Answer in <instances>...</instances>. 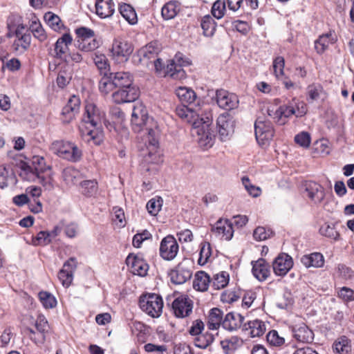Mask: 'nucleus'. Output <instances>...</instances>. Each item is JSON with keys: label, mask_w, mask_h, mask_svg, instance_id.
<instances>
[{"label": "nucleus", "mask_w": 354, "mask_h": 354, "mask_svg": "<svg viewBox=\"0 0 354 354\" xmlns=\"http://www.w3.org/2000/svg\"><path fill=\"white\" fill-rule=\"evenodd\" d=\"M131 124L133 130L142 133V140L149 149L148 155L145 156V161L153 163L157 159L155 153L158 146L159 129L157 122L149 117L146 106L140 102H136L133 107Z\"/></svg>", "instance_id": "obj_1"}, {"label": "nucleus", "mask_w": 354, "mask_h": 354, "mask_svg": "<svg viewBox=\"0 0 354 354\" xmlns=\"http://www.w3.org/2000/svg\"><path fill=\"white\" fill-rule=\"evenodd\" d=\"M105 118V113L96 104L87 102L85 106V113L80 126V131L84 140L86 142L93 141L95 145H100L103 138L102 133L99 130Z\"/></svg>", "instance_id": "obj_2"}, {"label": "nucleus", "mask_w": 354, "mask_h": 354, "mask_svg": "<svg viewBox=\"0 0 354 354\" xmlns=\"http://www.w3.org/2000/svg\"><path fill=\"white\" fill-rule=\"evenodd\" d=\"M118 91L112 94L116 104L134 102L139 96V89L133 84V76L129 72L111 73Z\"/></svg>", "instance_id": "obj_3"}, {"label": "nucleus", "mask_w": 354, "mask_h": 354, "mask_svg": "<svg viewBox=\"0 0 354 354\" xmlns=\"http://www.w3.org/2000/svg\"><path fill=\"white\" fill-rule=\"evenodd\" d=\"M204 117L200 118V122H194L192 135L199 147L206 150L214 145L215 136L210 128L213 120L212 114L206 110H204Z\"/></svg>", "instance_id": "obj_4"}, {"label": "nucleus", "mask_w": 354, "mask_h": 354, "mask_svg": "<svg viewBox=\"0 0 354 354\" xmlns=\"http://www.w3.org/2000/svg\"><path fill=\"white\" fill-rule=\"evenodd\" d=\"M49 149L58 157L73 162H78L82 156V151L76 144L64 140L53 141Z\"/></svg>", "instance_id": "obj_5"}, {"label": "nucleus", "mask_w": 354, "mask_h": 354, "mask_svg": "<svg viewBox=\"0 0 354 354\" xmlns=\"http://www.w3.org/2000/svg\"><path fill=\"white\" fill-rule=\"evenodd\" d=\"M139 305L141 310L151 317L158 318L162 315L163 301L158 295L148 293L142 295Z\"/></svg>", "instance_id": "obj_6"}, {"label": "nucleus", "mask_w": 354, "mask_h": 354, "mask_svg": "<svg viewBox=\"0 0 354 354\" xmlns=\"http://www.w3.org/2000/svg\"><path fill=\"white\" fill-rule=\"evenodd\" d=\"M32 165L33 168L24 163L22 165V169L26 172H30L33 177H37L39 180V183L44 186L50 185V178H46L41 176V173L50 169V167L46 165L44 158L39 156H34L32 158Z\"/></svg>", "instance_id": "obj_7"}, {"label": "nucleus", "mask_w": 354, "mask_h": 354, "mask_svg": "<svg viewBox=\"0 0 354 354\" xmlns=\"http://www.w3.org/2000/svg\"><path fill=\"white\" fill-rule=\"evenodd\" d=\"M254 131L256 139L262 147L269 145L274 133L272 123L261 118H258L254 123Z\"/></svg>", "instance_id": "obj_8"}, {"label": "nucleus", "mask_w": 354, "mask_h": 354, "mask_svg": "<svg viewBox=\"0 0 354 354\" xmlns=\"http://www.w3.org/2000/svg\"><path fill=\"white\" fill-rule=\"evenodd\" d=\"M133 50V46L129 42L122 39H115L113 40L111 53L116 61L123 62L129 59Z\"/></svg>", "instance_id": "obj_9"}, {"label": "nucleus", "mask_w": 354, "mask_h": 354, "mask_svg": "<svg viewBox=\"0 0 354 354\" xmlns=\"http://www.w3.org/2000/svg\"><path fill=\"white\" fill-rule=\"evenodd\" d=\"M218 136L222 141L230 139L234 131V121L228 114H221L217 118Z\"/></svg>", "instance_id": "obj_10"}, {"label": "nucleus", "mask_w": 354, "mask_h": 354, "mask_svg": "<svg viewBox=\"0 0 354 354\" xmlns=\"http://www.w3.org/2000/svg\"><path fill=\"white\" fill-rule=\"evenodd\" d=\"M192 309L193 301L187 295H179L172 302V310L177 317L184 318L189 316Z\"/></svg>", "instance_id": "obj_11"}, {"label": "nucleus", "mask_w": 354, "mask_h": 354, "mask_svg": "<svg viewBox=\"0 0 354 354\" xmlns=\"http://www.w3.org/2000/svg\"><path fill=\"white\" fill-rule=\"evenodd\" d=\"M179 246L176 239L171 235L165 236L160 242V255L167 261L173 260L178 252Z\"/></svg>", "instance_id": "obj_12"}, {"label": "nucleus", "mask_w": 354, "mask_h": 354, "mask_svg": "<svg viewBox=\"0 0 354 354\" xmlns=\"http://www.w3.org/2000/svg\"><path fill=\"white\" fill-rule=\"evenodd\" d=\"M216 100L220 108L228 111L237 108L239 102L236 95L224 89L216 91Z\"/></svg>", "instance_id": "obj_13"}, {"label": "nucleus", "mask_w": 354, "mask_h": 354, "mask_svg": "<svg viewBox=\"0 0 354 354\" xmlns=\"http://www.w3.org/2000/svg\"><path fill=\"white\" fill-rule=\"evenodd\" d=\"M292 266V258L286 253L279 254L272 263L273 271L278 276H285Z\"/></svg>", "instance_id": "obj_14"}, {"label": "nucleus", "mask_w": 354, "mask_h": 354, "mask_svg": "<svg viewBox=\"0 0 354 354\" xmlns=\"http://www.w3.org/2000/svg\"><path fill=\"white\" fill-rule=\"evenodd\" d=\"M126 263L134 274L142 277L147 273L149 266L140 254H129L127 257Z\"/></svg>", "instance_id": "obj_15"}, {"label": "nucleus", "mask_w": 354, "mask_h": 354, "mask_svg": "<svg viewBox=\"0 0 354 354\" xmlns=\"http://www.w3.org/2000/svg\"><path fill=\"white\" fill-rule=\"evenodd\" d=\"M171 281L175 284H183L189 280L192 272L185 262H181L169 274Z\"/></svg>", "instance_id": "obj_16"}, {"label": "nucleus", "mask_w": 354, "mask_h": 354, "mask_svg": "<svg viewBox=\"0 0 354 354\" xmlns=\"http://www.w3.org/2000/svg\"><path fill=\"white\" fill-rule=\"evenodd\" d=\"M76 267V259L75 258H71L64 263L63 268L59 270L58 279L64 287L68 288L71 286L73 279V272Z\"/></svg>", "instance_id": "obj_17"}, {"label": "nucleus", "mask_w": 354, "mask_h": 354, "mask_svg": "<svg viewBox=\"0 0 354 354\" xmlns=\"http://www.w3.org/2000/svg\"><path fill=\"white\" fill-rule=\"evenodd\" d=\"M176 112L179 118L188 123H192L193 127L194 122H200V118L204 117L205 114L200 109L194 110L186 104L178 106Z\"/></svg>", "instance_id": "obj_18"}, {"label": "nucleus", "mask_w": 354, "mask_h": 354, "mask_svg": "<svg viewBox=\"0 0 354 354\" xmlns=\"http://www.w3.org/2000/svg\"><path fill=\"white\" fill-rule=\"evenodd\" d=\"M35 326L37 333L32 328H27V330L29 333L28 335L30 338L35 342H41L44 339L45 333H46L49 328V326L45 316L39 315L37 317Z\"/></svg>", "instance_id": "obj_19"}, {"label": "nucleus", "mask_w": 354, "mask_h": 354, "mask_svg": "<svg viewBox=\"0 0 354 354\" xmlns=\"http://www.w3.org/2000/svg\"><path fill=\"white\" fill-rule=\"evenodd\" d=\"M212 231L222 239L230 241L234 234L232 223L227 219H219L212 227Z\"/></svg>", "instance_id": "obj_20"}, {"label": "nucleus", "mask_w": 354, "mask_h": 354, "mask_svg": "<svg viewBox=\"0 0 354 354\" xmlns=\"http://www.w3.org/2000/svg\"><path fill=\"white\" fill-rule=\"evenodd\" d=\"M252 272L254 277L259 281L266 280L270 274V266L263 259H259L252 261Z\"/></svg>", "instance_id": "obj_21"}, {"label": "nucleus", "mask_w": 354, "mask_h": 354, "mask_svg": "<svg viewBox=\"0 0 354 354\" xmlns=\"http://www.w3.org/2000/svg\"><path fill=\"white\" fill-rule=\"evenodd\" d=\"M72 41L71 35L69 33H64L55 44L53 56L58 59H63L68 50V46L71 44Z\"/></svg>", "instance_id": "obj_22"}, {"label": "nucleus", "mask_w": 354, "mask_h": 354, "mask_svg": "<svg viewBox=\"0 0 354 354\" xmlns=\"http://www.w3.org/2000/svg\"><path fill=\"white\" fill-rule=\"evenodd\" d=\"M8 28L9 30L7 34L8 37L12 36L17 37L23 35H28L29 33L24 32L26 29V25H24L21 20V17L19 16H13L9 17L7 23Z\"/></svg>", "instance_id": "obj_23"}, {"label": "nucleus", "mask_w": 354, "mask_h": 354, "mask_svg": "<svg viewBox=\"0 0 354 354\" xmlns=\"http://www.w3.org/2000/svg\"><path fill=\"white\" fill-rule=\"evenodd\" d=\"M115 12L113 0H95L96 15L102 19L111 17Z\"/></svg>", "instance_id": "obj_24"}, {"label": "nucleus", "mask_w": 354, "mask_h": 354, "mask_svg": "<svg viewBox=\"0 0 354 354\" xmlns=\"http://www.w3.org/2000/svg\"><path fill=\"white\" fill-rule=\"evenodd\" d=\"M337 41L335 34L333 31H329L326 34L320 35L315 41V49L318 54H322L328 48L330 44Z\"/></svg>", "instance_id": "obj_25"}, {"label": "nucleus", "mask_w": 354, "mask_h": 354, "mask_svg": "<svg viewBox=\"0 0 354 354\" xmlns=\"http://www.w3.org/2000/svg\"><path fill=\"white\" fill-rule=\"evenodd\" d=\"M244 321V317L239 313H227L222 322L223 328L233 331L239 328Z\"/></svg>", "instance_id": "obj_26"}, {"label": "nucleus", "mask_w": 354, "mask_h": 354, "mask_svg": "<svg viewBox=\"0 0 354 354\" xmlns=\"http://www.w3.org/2000/svg\"><path fill=\"white\" fill-rule=\"evenodd\" d=\"M295 338L299 342L309 344L314 339V333L306 324L297 326L293 329Z\"/></svg>", "instance_id": "obj_27"}, {"label": "nucleus", "mask_w": 354, "mask_h": 354, "mask_svg": "<svg viewBox=\"0 0 354 354\" xmlns=\"http://www.w3.org/2000/svg\"><path fill=\"white\" fill-rule=\"evenodd\" d=\"M307 101L313 103L315 101L324 100L327 93L323 86L319 84H312L307 87Z\"/></svg>", "instance_id": "obj_28"}, {"label": "nucleus", "mask_w": 354, "mask_h": 354, "mask_svg": "<svg viewBox=\"0 0 354 354\" xmlns=\"http://www.w3.org/2000/svg\"><path fill=\"white\" fill-rule=\"evenodd\" d=\"M244 329L248 331L252 337H259L265 333L266 325L263 321L257 319L245 324Z\"/></svg>", "instance_id": "obj_29"}, {"label": "nucleus", "mask_w": 354, "mask_h": 354, "mask_svg": "<svg viewBox=\"0 0 354 354\" xmlns=\"http://www.w3.org/2000/svg\"><path fill=\"white\" fill-rule=\"evenodd\" d=\"M305 191L307 196L315 203H320L324 197L323 187L315 182L306 183Z\"/></svg>", "instance_id": "obj_30"}, {"label": "nucleus", "mask_w": 354, "mask_h": 354, "mask_svg": "<svg viewBox=\"0 0 354 354\" xmlns=\"http://www.w3.org/2000/svg\"><path fill=\"white\" fill-rule=\"evenodd\" d=\"M158 52V48L156 44L150 43L139 50L140 61L149 66V62L157 57Z\"/></svg>", "instance_id": "obj_31"}, {"label": "nucleus", "mask_w": 354, "mask_h": 354, "mask_svg": "<svg viewBox=\"0 0 354 354\" xmlns=\"http://www.w3.org/2000/svg\"><path fill=\"white\" fill-rule=\"evenodd\" d=\"M31 36L28 35H23L15 37L12 44V48L15 53L18 55L24 53L30 46Z\"/></svg>", "instance_id": "obj_32"}, {"label": "nucleus", "mask_w": 354, "mask_h": 354, "mask_svg": "<svg viewBox=\"0 0 354 354\" xmlns=\"http://www.w3.org/2000/svg\"><path fill=\"white\" fill-rule=\"evenodd\" d=\"M301 262L306 268H321L324 263V259L321 253L314 252L304 255L301 258Z\"/></svg>", "instance_id": "obj_33"}, {"label": "nucleus", "mask_w": 354, "mask_h": 354, "mask_svg": "<svg viewBox=\"0 0 354 354\" xmlns=\"http://www.w3.org/2000/svg\"><path fill=\"white\" fill-rule=\"evenodd\" d=\"M29 30L32 33L34 37L39 41H44L47 39L45 30L35 16H33L30 20Z\"/></svg>", "instance_id": "obj_34"}, {"label": "nucleus", "mask_w": 354, "mask_h": 354, "mask_svg": "<svg viewBox=\"0 0 354 354\" xmlns=\"http://www.w3.org/2000/svg\"><path fill=\"white\" fill-rule=\"evenodd\" d=\"M209 283V276L205 272L200 271L195 274L193 287L198 291L204 292L207 290Z\"/></svg>", "instance_id": "obj_35"}, {"label": "nucleus", "mask_w": 354, "mask_h": 354, "mask_svg": "<svg viewBox=\"0 0 354 354\" xmlns=\"http://www.w3.org/2000/svg\"><path fill=\"white\" fill-rule=\"evenodd\" d=\"M176 93L183 104L190 105L194 102L196 98L195 92L192 89L187 87H179L176 89Z\"/></svg>", "instance_id": "obj_36"}, {"label": "nucleus", "mask_w": 354, "mask_h": 354, "mask_svg": "<svg viewBox=\"0 0 354 354\" xmlns=\"http://www.w3.org/2000/svg\"><path fill=\"white\" fill-rule=\"evenodd\" d=\"M97 182L95 180H85L80 183V192L86 197H91L97 194Z\"/></svg>", "instance_id": "obj_37"}, {"label": "nucleus", "mask_w": 354, "mask_h": 354, "mask_svg": "<svg viewBox=\"0 0 354 354\" xmlns=\"http://www.w3.org/2000/svg\"><path fill=\"white\" fill-rule=\"evenodd\" d=\"M222 322L223 312L217 308H212L210 310L208 317V328L210 330H216L220 327L221 325H222Z\"/></svg>", "instance_id": "obj_38"}, {"label": "nucleus", "mask_w": 354, "mask_h": 354, "mask_svg": "<svg viewBox=\"0 0 354 354\" xmlns=\"http://www.w3.org/2000/svg\"><path fill=\"white\" fill-rule=\"evenodd\" d=\"M98 87L100 93L104 95L109 94L115 88L111 73L102 77Z\"/></svg>", "instance_id": "obj_39"}, {"label": "nucleus", "mask_w": 354, "mask_h": 354, "mask_svg": "<svg viewBox=\"0 0 354 354\" xmlns=\"http://www.w3.org/2000/svg\"><path fill=\"white\" fill-rule=\"evenodd\" d=\"M62 177L67 184H76L81 178L82 174L80 171L73 167L65 168L62 171Z\"/></svg>", "instance_id": "obj_40"}, {"label": "nucleus", "mask_w": 354, "mask_h": 354, "mask_svg": "<svg viewBox=\"0 0 354 354\" xmlns=\"http://www.w3.org/2000/svg\"><path fill=\"white\" fill-rule=\"evenodd\" d=\"M180 10L179 5L176 1H169L165 4L162 8V16L166 19L174 18Z\"/></svg>", "instance_id": "obj_41"}, {"label": "nucleus", "mask_w": 354, "mask_h": 354, "mask_svg": "<svg viewBox=\"0 0 354 354\" xmlns=\"http://www.w3.org/2000/svg\"><path fill=\"white\" fill-rule=\"evenodd\" d=\"M214 335L210 333L206 332L196 336L194 338V344L196 347L205 349L214 342Z\"/></svg>", "instance_id": "obj_42"}, {"label": "nucleus", "mask_w": 354, "mask_h": 354, "mask_svg": "<svg viewBox=\"0 0 354 354\" xmlns=\"http://www.w3.org/2000/svg\"><path fill=\"white\" fill-rule=\"evenodd\" d=\"M40 302L46 309H51L56 307L57 301L55 296L47 291H40L38 294Z\"/></svg>", "instance_id": "obj_43"}, {"label": "nucleus", "mask_w": 354, "mask_h": 354, "mask_svg": "<svg viewBox=\"0 0 354 354\" xmlns=\"http://www.w3.org/2000/svg\"><path fill=\"white\" fill-rule=\"evenodd\" d=\"M120 12L122 16L130 24H136L138 21L137 15L132 6L124 3L120 7Z\"/></svg>", "instance_id": "obj_44"}, {"label": "nucleus", "mask_w": 354, "mask_h": 354, "mask_svg": "<svg viewBox=\"0 0 354 354\" xmlns=\"http://www.w3.org/2000/svg\"><path fill=\"white\" fill-rule=\"evenodd\" d=\"M201 25L203 30L204 35L211 37L214 34L216 24L210 15H207L204 16L202 18Z\"/></svg>", "instance_id": "obj_45"}, {"label": "nucleus", "mask_w": 354, "mask_h": 354, "mask_svg": "<svg viewBox=\"0 0 354 354\" xmlns=\"http://www.w3.org/2000/svg\"><path fill=\"white\" fill-rule=\"evenodd\" d=\"M100 46V41L96 38L84 41H77V48L84 52L95 50Z\"/></svg>", "instance_id": "obj_46"}, {"label": "nucleus", "mask_w": 354, "mask_h": 354, "mask_svg": "<svg viewBox=\"0 0 354 354\" xmlns=\"http://www.w3.org/2000/svg\"><path fill=\"white\" fill-rule=\"evenodd\" d=\"M333 349L339 354H348L351 350L348 339L345 336L339 337L335 342Z\"/></svg>", "instance_id": "obj_47"}, {"label": "nucleus", "mask_w": 354, "mask_h": 354, "mask_svg": "<svg viewBox=\"0 0 354 354\" xmlns=\"http://www.w3.org/2000/svg\"><path fill=\"white\" fill-rule=\"evenodd\" d=\"M44 20L53 30L59 31L63 24L60 18L52 12H48L44 15Z\"/></svg>", "instance_id": "obj_48"}, {"label": "nucleus", "mask_w": 354, "mask_h": 354, "mask_svg": "<svg viewBox=\"0 0 354 354\" xmlns=\"http://www.w3.org/2000/svg\"><path fill=\"white\" fill-rule=\"evenodd\" d=\"M229 282V274L222 271L214 274L212 286L217 290L225 288Z\"/></svg>", "instance_id": "obj_49"}, {"label": "nucleus", "mask_w": 354, "mask_h": 354, "mask_svg": "<svg viewBox=\"0 0 354 354\" xmlns=\"http://www.w3.org/2000/svg\"><path fill=\"white\" fill-rule=\"evenodd\" d=\"M162 206V199L160 196L154 197L150 199L147 203V209L148 212L152 215L156 216L161 209Z\"/></svg>", "instance_id": "obj_50"}, {"label": "nucleus", "mask_w": 354, "mask_h": 354, "mask_svg": "<svg viewBox=\"0 0 354 354\" xmlns=\"http://www.w3.org/2000/svg\"><path fill=\"white\" fill-rule=\"evenodd\" d=\"M319 232L322 236H326L335 241L338 240L339 238V234L337 230H335L333 225L324 223L321 226Z\"/></svg>", "instance_id": "obj_51"}, {"label": "nucleus", "mask_w": 354, "mask_h": 354, "mask_svg": "<svg viewBox=\"0 0 354 354\" xmlns=\"http://www.w3.org/2000/svg\"><path fill=\"white\" fill-rule=\"evenodd\" d=\"M177 54L175 57V59L178 63L176 62L174 71L171 72V77L174 79H183L185 77V72L183 69V66L188 64V62L181 61V57Z\"/></svg>", "instance_id": "obj_52"}, {"label": "nucleus", "mask_w": 354, "mask_h": 354, "mask_svg": "<svg viewBox=\"0 0 354 354\" xmlns=\"http://www.w3.org/2000/svg\"><path fill=\"white\" fill-rule=\"evenodd\" d=\"M52 241L48 231H40L36 236L32 237V243L33 245H47Z\"/></svg>", "instance_id": "obj_53"}, {"label": "nucleus", "mask_w": 354, "mask_h": 354, "mask_svg": "<svg viewBox=\"0 0 354 354\" xmlns=\"http://www.w3.org/2000/svg\"><path fill=\"white\" fill-rule=\"evenodd\" d=\"M212 254V248L210 243L208 242H203L201 245V250L199 254L198 263L200 265L205 264Z\"/></svg>", "instance_id": "obj_54"}, {"label": "nucleus", "mask_w": 354, "mask_h": 354, "mask_svg": "<svg viewBox=\"0 0 354 354\" xmlns=\"http://www.w3.org/2000/svg\"><path fill=\"white\" fill-rule=\"evenodd\" d=\"M285 60L281 56L277 57L272 63L274 74L277 79L284 75Z\"/></svg>", "instance_id": "obj_55"}, {"label": "nucleus", "mask_w": 354, "mask_h": 354, "mask_svg": "<svg viewBox=\"0 0 354 354\" xmlns=\"http://www.w3.org/2000/svg\"><path fill=\"white\" fill-rule=\"evenodd\" d=\"M267 342L273 346H281L285 343V339L279 336L275 330H270L266 335Z\"/></svg>", "instance_id": "obj_56"}, {"label": "nucleus", "mask_w": 354, "mask_h": 354, "mask_svg": "<svg viewBox=\"0 0 354 354\" xmlns=\"http://www.w3.org/2000/svg\"><path fill=\"white\" fill-rule=\"evenodd\" d=\"M225 10V0H217L214 3L211 12L215 18L220 19L224 16Z\"/></svg>", "instance_id": "obj_57"}, {"label": "nucleus", "mask_w": 354, "mask_h": 354, "mask_svg": "<svg viewBox=\"0 0 354 354\" xmlns=\"http://www.w3.org/2000/svg\"><path fill=\"white\" fill-rule=\"evenodd\" d=\"M295 142L301 147L308 148L311 142L310 135L308 132L301 131L295 136Z\"/></svg>", "instance_id": "obj_58"}, {"label": "nucleus", "mask_w": 354, "mask_h": 354, "mask_svg": "<svg viewBox=\"0 0 354 354\" xmlns=\"http://www.w3.org/2000/svg\"><path fill=\"white\" fill-rule=\"evenodd\" d=\"M75 33L77 36V41H84L86 39H93L95 37V32L86 27H80L75 29Z\"/></svg>", "instance_id": "obj_59"}, {"label": "nucleus", "mask_w": 354, "mask_h": 354, "mask_svg": "<svg viewBox=\"0 0 354 354\" xmlns=\"http://www.w3.org/2000/svg\"><path fill=\"white\" fill-rule=\"evenodd\" d=\"M242 183L250 195L253 197H258L261 193L260 187L253 185L249 178L244 176L241 179Z\"/></svg>", "instance_id": "obj_60"}, {"label": "nucleus", "mask_w": 354, "mask_h": 354, "mask_svg": "<svg viewBox=\"0 0 354 354\" xmlns=\"http://www.w3.org/2000/svg\"><path fill=\"white\" fill-rule=\"evenodd\" d=\"M151 238V234L147 230H144L141 233L135 234L133 237L132 243L135 248H139L141 247L142 242Z\"/></svg>", "instance_id": "obj_61"}, {"label": "nucleus", "mask_w": 354, "mask_h": 354, "mask_svg": "<svg viewBox=\"0 0 354 354\" xmlns=\"http://www.w3.org/2000/svg\"><path fill=\"white\" fill-rule=\"evenodd\" d=\"M272 234L269 230H267L264 227H257L253 232L254 239L258 241H265L268 239Z\"/></svg>", "instance_id": "obj_62"}, {"label": "nucleus", "mask_w": 354, "mask_h": 354, "mask_svg": "<svg viewBox=\"0 0 354 354\" xmlns=\"http://www.w3.org/2000/svg\"><path fill=\"white\" fill-rule=\"evenodd\" d=\"M93 59L95 66L100 71L106 69L109 66L108 59L104 54L95 53Z\"/></svg>", "instance_id": "obj_63"}, {"label": "nucleus", "mask_w": 354, "mask_h": 354, "mask_svg": "<svg viewBox=\"0 0 354 354\" xmlns=\"http://www.w3.org/2000/svg\"><path fill=\"white\" fill-rule=\"evenodd\" d=\"M339 298L345 301H351L354 300V291L347 287H343L338 292Z\"/></svg>", "instance_id": "obj_64"}]
</instances>
